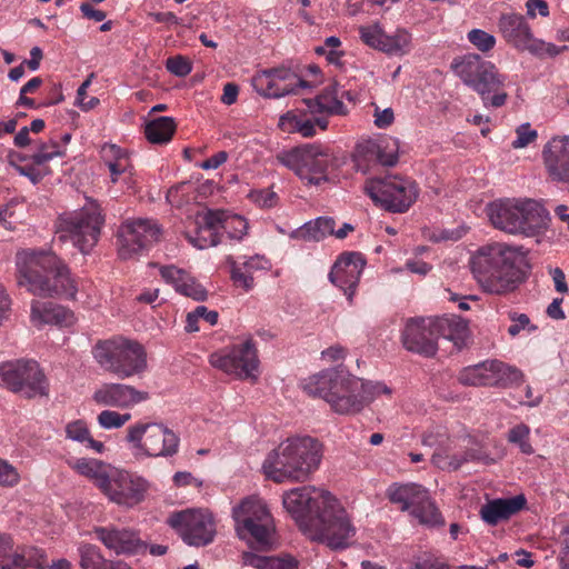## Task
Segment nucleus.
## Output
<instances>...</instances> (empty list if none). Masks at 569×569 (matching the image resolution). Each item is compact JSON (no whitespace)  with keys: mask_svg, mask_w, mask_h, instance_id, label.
<instances>
[{"mask_svg":"<svg viewBox=\"0 0 569 569\" xmlns=\"http://www.w3.org/2000/svg\"><path fill=\"white\" fill-rule=\"evenodd\" d=\"M282 503L301 530L332 549L348 547L356 533L347 511L328 491L295 488L283 495Z\"/></svg>","mask_w":569,"mask_h":569,"instance_id":"1","label":"nucleus"},{"mask_svg":"<svg viewBox=\"0 0 569 569\" xmlns=\"http://www.w3.org/2000/svg\"><path fill=\"white\" fill-rule=\"evenodd\" d=\"M14 266L17 283L34 296H76L77 287L68 266L50 249H20L14 254Z\"/></svg>","mask_w":569,"mask_h":569,"instance_id":"2","label":"nucleus"},{"mask_svg":"<svg viewBox=\"0 0 569 569\" xmlns=\"http://www.w3.org/2000/svg\"><path fill=\"white\" fill-rule=\"evenodd\" d=\"M521 256L517 248L503 242L480 247L470 258L473 277L485 292L507 295L517 289L521 280L518 263Z\"/></svg>","mask_w":569,"mask_h":569,"instance_id":"3","label":"nucleus"},{"mask_svg":"<svg viewBox=\"0 0 569 569\" xmlns=\"http://www.w3.org/2000/svg\"><path fill=\"white\" fill-rule=\"evenodd\" d=\"M322 458L321 443L311 437H295L281 442L263 461L262 469L268 479L306 481L318 469Z\"/></svg>","mask_w":569,"mask_h":569,"instance_id":"4","label":"nucleus"},{"mask_svg":"<svg viewBox=\"0 0 569 569\" xmlns=\"http://www.w3.org/2000/svg\"><path fill=\"white\" fill-rule=\"evenodd\" d=\"M451 69L461 81L475 90L485 107H502L508 98L503 90L507 77L499 72L497 67L477 53H467L456 57Z\"/></svg>","mask_w":569,"mask_h":569,"instance_id":"5","label":"nucleus"},{"mask_svg":"<svg viewBox=\"0 0 569 569\" xmlns=\"http://www.w3.org/2000/svg\"><path fill=\"white\" fill-rule=\"evenodd\" d=\"M492 226L506 233L535 237L547 229L548 211L535 200H500L490 204Z\"/></svg>","mask_w":569,"mask_h":569,"instance_id":"6","label":"nucleus"},{"mask_svg":"<svg viewBox=\"0 0 569 569\" xmlns=\"http://www.w3.org/2000/svg\"><path fill=\"white\" fill-rule=\"evenodd\" d=\"M104 216L101 207L90 201L79 210L60 214L54 223L53 241H70L81 253H89L98 243Z\"/></svg>","mask_w":569,"mask_h":569,"instance_id":"7","label":"nucleus"},{"mask_svg":"<svg viewBox=\"0 0 569 569\" xmlns=\"http://www.w3.org/2000/svg\"><path fill=\"white\" fill-rule=\"evenodd\" d=\"M93 357L101 368L120 379L140 375L147 368L144 348L123 337L99 341L93 348Z\"/></svg>","mask_w":569,"mask_h":569,"instance_id":"8","label":"nucleus"},{"mask_svg":"<svg viewBox=\"0 0 569 569\" xmlns=\"http://www.w3.org/2000/svg\"><path fill=\"white\" fill-rule=\"evenodd\" d=\"M236 530L241 539L258 549H268L273 540V519L267 503L257 496L244 498L233 508Z\"/></svg>","mask_w":569,"mask_h":569,"instance_id":"9","label":"nucleus"},{"mask_svg":"<svg viewBox=\"0 0 569 569\" xmlns=\"http://www.w3.org/2000/svg\"><path fill=\"white\" fill-rule=\"evenodd\" d=\"M350 379L352 376L343 370L327 369L305 380L302 388L309 396L326 400L338 413H356L360 401L356 398L350 400Z\"/></svg>","mask_w":569,"mask_h":569,"instance_id":"10","label":"nucleus"},{"mask_svg":"<svg viewBox=\"0 0 569 569\" xmlns=\"http://www.w3.org/2000/svg\"><path fill=\"white\" fill-rule=\"evenodd\" d=\"M365 191L377 206L396 213L408 211L419 194L415 180L398 174L371 178L366 181Z\"/></svg>","mask_w":569,"mask_h":569,"instance_id":"11","label":"nucleus"},{"mask_svg":"<svg viewBox=\"0 0 569 569\" xmlns=\"http://www.w3.org/2000/svg\"><path fill=\"white\" fill-rule=\"evenodd\" d=\"M0 386L24 399L49 396V381L36 360L0 365Z\"/></svg>","mask_w":569,"mask_h":569,"instance_id":"12","label":"nucleus"},{"mask_svg":"<svg viewBox=\"0 0 569 569\" xmlns=\"http://www.w3.org/2000/svg\"><path fill=\"white\" fill-rule=\"evenodd\" d=\"M126 440L137 458L171 457L178 452L179 437L169 428L156 422H137L127 429Z\"/></svg>","mask_w":569,"mask_h":569,"instance_id":"13","label":"nucleus"},{"mask_svg":"<svg viewBox=\"0 0 569 569\" xmlns=\"http://www.w3.org/2000/svg\"><path fill=\"white\" fill-rule=\"evenodd\" d=\"M497 28L505 42L519 52L528 51L538 57H556L567 48L560 49L553 43L536 38L527 17L521 13H501Z\"/></svg>","mask_w":569,"mask_h":569,"instance_id":"14","label":"nucleus"},{"mask_svg":"<svg viewBox=\"0 0 569 569\" xmlns=\"http://www.w3.org/2000/svg\"><path fill=\"white\" fill-rule=\"evenodd\" d=\"M277 159L310 184H320L328 180L327 170L331 157L321 146L305 144L278 154Z\"/></svg>","mask_w":569,"mask_h":569,"instance_id":"15","label":"nucleus"},{"mask_svg":"<svg viewBox=\"0 0 569 569\" xmlns=\"http://www.w3.org/2000/svg\"><path fill=\"white\" fill-rule=\"evenodd\" d=\"M161 228L152 219H128L117 232L118 253L123 260L132 259L148 251L160 240Z\"/></svg>","mask_w":569,"mask_h":569,"instance_id":"16","label":"nucleus"},{"mask_svg":"<svg viewBox=\"0 0 569 569\" xmlns=\"http://www.w3.org/2000/svg\"><path fill=\"white\" fill-rule=\"evenodd\" d=\"M167 522L190 546H206L212 542L216 535L212 515L206 510L187 509L173 512Z\"/></svg>","mask_w":569,"mask_h":569,"instance_id":"17","label":"nucleus"},{"mask_svg":"<svg viewBox=\"0 0 569 569\" xmlns=\"http://www.w3.org/2000/svg\"><path fill=\"white\" fill-rule=\"evenodd\" d=\"M209 362L212 367L240 378L253 377L259 366L257 349L251 339L213 352Z\"/></svg>","mask_w":569,"mask_h":569,"instance_id":"18","label":"nucleus"},{"mask_svg":"<svg viewBox=\"0 0 569 569\" xmlns=\"http://www.w3.org/2000/svg\"><path fill=\"white\" fill-rule=\"evenodd\" d=\"M148 489L149 483L141 476L113 468L102 493L119 506L133 508L144 500Z\"/></svg>","mask_w":569,"mask_h":569,"instance_id":"19","label":"nucleus"},{"mask_svg":"<svg viewBox=\"0 0 569 569\" xmlns=\"http://www.w3.org/2000/svg\"><path fill=\"white\" fill-rule=\"evenodd\" d=\"M307 86V81L287 68L263 70L253 78V87L257 92L268 98H281L296 93L298 88Z\"/></svg>","mask_w":569,"mask_h":569,"instance_id":"20","label":"nucleus"},{"mask_svg":"<svg viewBox=\"0 0 569 569\" xmlns=\"http://www.w3.org/2000/svg\"><path fill=\"white\" fill-rule=\"evenodd\" d=\"M92 533L107 549L116 555H138L147 549V545L141 540L139 532L112 523L107 526H97Z\"/></svg>","mask_w":569,"mask_h":569,"instance_id":"21","label":"nucleus"},{"mask_svg":"<svg viewBox=\"0 0 569 569\" xmlns=\"http://www.w3.org/2000/svg\"><path fill=\"white\" fill-rule=\"evenodd\" d=\"M365 266L366 260L361 253L345 252L331 268L329 279L351 300Z\"/></svg>","mask_w":569,"mask_h":569,"instance_id":"22","label":"nucleus"},{"mask_svg":"<svg viewBox=\"0 0 569 569\" xmlns=\"http://www.w3.org/2000/svg\"><path fill=\"white\" fill-rule=\"evenodd\" d=\"M437 336L433 330V320L410 319L402 332L403 347L426 357H432L437 352Z\"/></svg>","mask_w":569,"mask_h":569,"instance_id":"23","label":"nucleus"},{"mask_svg":"<svg viewBox=\"0 0 569 569\" xmlns=\"http://www.w3.org/2000/svg\"><path fill=\"white\" fill-rule=\"evenodd\" d=\"M92 399L104 407L128 409L149 399V393L130 385L103 383L94 391Z\"/></svg>","mask_w":569,"mask_h":569,"instance_id":"24","label":"nucleus"},{"mask_svg":"<svg viewBox=\"0 0 569 569\" xmlns=\"http://www.w3.org/2000/svg\"><path fill=\"white\" fill-rule=\"evenodd\" d=\"M542 158L552 181H569V136L555 137L549 140L543 147Z\"/></svg>","mask_w":569,"mask_h":569,"instance_id":"25","label":"nucleus"},{"mask_svg":"<svg viewBox=\"0 0 569 569\" xmlns=\"http://www.w3.org/2000/svg\"><path fill=\"white\" fill-rule=\"evenodd\" d=\"M101 159L110 171L112 183L121 182L127 190L133 189L136 183L134 170L130 154L126 149L106 143L101 148Z\"/></svg>","mask_w":569,"mask_h":569,"instance_id":"26","label":"nucleus"},{"mask_svg":"<svg viewBox=\"0 0 569 569\" xmlns=\"http://www.w3.org/2000/svg\"><path fill=\"white\" fill-rule=\"evenodd\" d=\"M221 214L216 210H208L197 217L194 230L188 233V238L194 247L204 249L222 242L219 227Z\"/></svg>","mask_w":569,"mask_h":569,"instance_id":"27","label":"nucleus"},{"mask_svg":"<svg viewBox=\"0 0 569 569\" xmlns=\"http://www.w3.org/2000/svg\"><path fill=\"white\" fill-rule=\"evenodd\" d=\"M161 278L171 284L177 292L196 301L207 298V290L188 271L173 264L160 266Z\"/></svg>","mask_w":569,"mask_h":569,"instance_id":"28","label":"nucleus"},{"mask_svg":"<svg viewBox=\"0 0 569 569\" xmlns=\"http://www.w3.org/2000/svg\"><path fill=\"white\" fill-rule=\"evenodd\" d=\"M386 496L401 511H410L411 515L421 503H426L429 492L418 483L395 482L388 487Z\"/></svg>","mask_w":569,"mask_h":569,"instance_id":"29","label":"nucleus"},{"mask_svg":"<svg viewBox=\"0 0 569 569\" xmlns=\"http://www.w3.org/2000/svg\"><path fill=\"white\" fill-rule=\"evenodd\" d=\"M31 321L37 326L48 323L69 327L74 322V315L71 310L51 301L33 300Z\"/></svg>","mask_w":569,"mask_h":569,"instance_id":"30","label":"nucleus"},{"mask_svg":"<svg viewBox=\"0 0 569 569\" xmlns=\"http://www.w3.org/2000/svg\"><path fill=\"white\" fill-rule=\"evenodd\" d=\"M526 503L527 500L522 495L507 499H493L481 507L480 516L486 523L496 526L518 513Z\"/></svg>","mask_w":569,"mask_h":569,"instance_id":"31","label":"nucleus"},{"mask_svg":"<svg viewBox=\"0 0 569 569\" xmlns=\"http://www.w3.org/2000/svg\"><path fill=\"white\" fill-rule=\"evenodd\" d=\"M308 109L315 113H329L343 116L347 113V107L339 99V87L337 83L327 86L316 99L306 100Z\"/></svg>","mask_w":569,"mask_h":569,"instance_id":"32","label":"nucleus"},{"mask_svg":"<svg viewBox=\"0 0 569 569\" xmlns=\"http://www.w3.org/2000/svg\"><path fill=\"white\" fill-rule=\"evenodd\" d=\"M72 468L78 473L91 479L101 492H103L109 480V476L113 470V467L106 465L100 460L88 458L77 459L73 462Z\"/></svg>","mask_w":569,"mask_h":569,"instance_id":"33","label":"nucleus"},{"mask_svg":"<svg viewBox=\"0 0 569 569\" xmlns=\"http://www.w3.org/2000/svg\"><path fill=\"white\" fill-rule=\"evenodd\" d=\"M335 220L329 217H319L293 230L290 238L303 241H320L335 232Z\"/></svg>","mask_w":569,"mask_h":569,"instance_id":"34","label":"nucleus"},{"mask_svg":"<svg viewBox=\"0 0 569 569\" xmlns=\"http://www.w3.org/2000/svg\"><path fill=\"white\" fill-rule=\"evenodd\" d=\"M11 566L17 569H46L49 567L46 551L33 546L13 549Z\"/></svg>","mask_w":569,"mask_h":569,"instance_id":"35","label":"nucleus"},{"mask_svg":"<svg viewBox=\"0 0 569 569\" xmlns=\"http://www.w3.org/2000/svg\"><path fill=\"white\" fill-rule=\"evenodd\" d=\"M350 390L351 395L350 400L356 398L360 401L359 411L369 402H371L379 395H391V389L383 383L371 382V381H362L361 379L352 376L350 379Z\"/></svg>","mask_w":569,"mask_h":569,"instance_id":"36","label":"nucleus"},{"mask_svg":"<svg viewBox=\"0 0 569 569\" xmlns=\"http://www.w3.org/2000/svg\"><path fill=\"white\" fill-rule=\"evenodd\" d=\"M459 381L467 386H496L493 379V360L470 366L460 371Z\"/></svg>","mask_w":569,"mask_h":569,"instance_id":"37","label":"nucleus"},{"mask_svg":"<svg viewBox=\"0 0 569 569\" xmlns=\"http://www.w3.org/2000/svg\"><path fill=\"white\" fill-rule=\"evenodd\" d=\"M279 127L284 132H298L305 138H310L316 134L313 118L308 117L306 113L298 112L297 110L288 111L281 116Z\"/></svg>","mask_w":569,"mask_h":569,"instance_id":"38","label":"nucleus"},{"mask_svg":"<svg viewBox=\"0 0 569 569\" xmlns=\"http://www.w3.org/2000/svg\"><path fill=\"white\" fill-rule=\"evenodd\" d=\"M433 320V330L437 339L443 337L448 340L458 343L462 341L467 335V323L459 317L456 316H443L437 317Z\"/></svg>","mask_w":569,"mask_h":569,"instance_id":"39","label":"nucleus"},{"mask_svg":"<svg viewBox=\"0 0 569 569\" xmlns=\"http://www.w3.org/2000/svg\"><path fill=\"white\" fill-rule=\"evenodd\" d=\"M243 563L257 569H298V561L289 556H259L252 552H243Z\"/></svg>","mask_w":569,"mask_h":569,"instance_id":"40","label":"nucleus"},{"mask_svg":"<svg viewBox=\"0 0 569 569\" xmlns=\"http://www.w3.org/2000/svg\"><path fill=\"white\" fill-rule=\"evenodd\" d=\"M485 459V455L481 450L476 448H470L465 450L461 453H456L452 456L445 455L441 452H436L432 456V462L435 466L442 470H458L465 463L470 461H482Z\"/></svg>","mask_w":569,"mask_h":569,"instance_id":"41","label":"nucleus"},{"mask_svg":"<svg viewBox=\"0 0 569 569\" xmlns=\"http://www.w3.org/2000/svg\"><path fill=\"white\" fill-rule=\"evenodd\" d=\"M177 124L171 117H159L146 124L144 134L149 142L163 144L171 141Z\"/></svg>","mask_w":569,"mask_h":569,"instance_id":"42","label":"nucleus"},{"mask_svg":"<svg viewBox=\"0 0 569 569\" xmlns=\"http://www.w3.org/2000/svg\"><path fill=\"white\" fill-rule=\"evenodd\" d=\"M412 36L405 28H398L393 34L386 33L381 51L390 56H405L411 51Z\"/></svg>","mask_w":569,"mask_h":569,"instance_id":"43","label":"nucleus"},{"mask_svg":"<svg viewBox=\"0 0 569 569\" xmlns=\"http://www.w3.org/2000/svg\"><path fill=\"white\" fill-rule=\"evenodd\" d=\"M78 555L81 569H109L114 562L107 560L100 548L91 543H81L78 547Z\"/></svg>","mask_w":569,"mask_h":569,"instance_id":"44","label":"nucleus"},{"mask_svg":"<svg viewBox=\"0 0 569 569\" xmlns=\"http://www.w3.org/2000/svg\"><path fill=\"white\" fill-rule=\"evenodd\" d=\"M222 213L219 217V227L222 237L226 234L229 239L241 240L248 231L247 220L238 214L230 213L226 210H217Z\"/></svg>","mask_w":569,"mask_h":569,"instance_id":"45","label":"nucleus"},{"mask_svg":"<svg viewBox=\"0 0 569 569\" xmlns=\"http://www.w3.org/2000/svg\"><path fill=\"white\" fill-rule=\"evenodd\" d=\"M411 516L416 518L419 523L427 527H441L445 525V519L441 516L440 511L436 507L435 502L431 500L430 496L427 498L426 503H421Z\"/></svg>","mask_w":569,"mask_h":569,"instance_id":"46","label":"nucleus"},{"mask_svg":"<svg viewBox=\"0 0 569 569\" xmlns=\"http://www.w3.org/2000/svg\"><path fill=\"white\" fill-rule=\"evenodd\" d=\"M66 432L68 438L79 441L86 445L88 448L94 449L97 452H101L103 449V443L94 440L90 431L82 420H76L67 425Z\"/></svg>","mask_w":569,"mask_h":569,"instance_id":"47","label":"nucleus"},{"mask_svg":"<svg viewBox=\"0 0 569 569\" xmlns=\"http://www.w3.org/2000/svg\"><path fill=\"white\" fill-rule=\"evenodd\" d=\"M522 372L516 368L508 366L499 360H493V379L495 387H509L519 385L522 381Z\"/></svg>","mask_w":569,"mask_h":569,"instance_id":"48","label":"nucleus"},{"mask_svg":"<svg viewBox=\"0 0 569 569\" xmlns=\"http://www.w3.org/2000/svg\"><path fill=\"white\" fill-rule=\"evenodd\" d=\"M379 142L367 140L357 144L355 150V162L358 169L366 170L370 163L377 162L379 157Z\"/></svg>","mask_w":569,"mask_h":569,"instance_id":"49","label":"nucleus"},{"mask_svg":"<svg viewBox=\"0 0 569 569\" xmlns=\"http://www.w3.org/2000/svg\"><path fill=\"white\" fill-rule=\"evenodd\" d=\"M64 149L53 139L40 143L38 150L31 156L33 163L41 166L56 157H63Z\"/></svg>","mask_w":569,"mask_h":569,"instance_id":"50","label":"nucleus"},{"mask_svg":"<svg viewBox=\"0 0 569 569\" xmlns=\"http://www.w3.org/2000/svg\"><path fill=\"white\" fill-rule=\"evenodd\" d=\"M227 262L231 267V279L234 286L242 288L246 291L251 290L253 288V277L248 269L240 266L232 257H228Z\"/></svg>","mask_w":569,"mask_h":569,"instance_id":"51","label":"nucleus"},{"mask_svg":"<svg viewBox=\"0 0 569 569\" xmlns=\"http://www.w3.org/2000/svg\"><path fill=\"white\" fill-rule=\"evenodd\" d=\"M468 41L482 53L491 51L497 40L495 36L481 29H472L467 33Z\"/></svg>","mask_w":569,"mask_h":569,"instance_id":"52","label":"nucleus"},{"mask_svg":"<svg viewBox=\"0 0 569 569\" xmlns=\"http://www.w3.org/2000/svg\"><path fill=\"white\" fill-rule=\"evenodd\" d=\"M359 34L363 43L381 51L386 40V32L378 24L360 27Z\"/></svg>","mask_w":569,"mask_h":569,"instance_id":"53","label":"nucleus"},{"mask_svg":"<svg viewBox=\"0 0 569 569\" xmlns=\"http://www.w3.org/2000/svg\"><path fill=\"white\" fill-rule=\"evenodd\" d=\"M380 153L377 162L383 166H393L398 162L399 143L397 139L387 138L379 141Z\"/></svg>","mask_w":569,"mask_h":569,"instance_id":"54","label":"nucleus"},{"mask_svg":"<svg viewBox=\"0 0 569 569\" xmlns=\"http://www.w3.org/2000/svg\"><path fill=\"white\" fill-rule=\"evenodd\" d=\"M529 435V427L525 423H519L509 430L508 440L511 443L518 445L521 452L526 455H531L533 452V449L528 441Z\"/></svg>","mask_w":569,"mask_h":569,"instance_id":"55","label":"nucleus"},{"mask_svg":"<svg viewBox=\"0 0 569 569\" xmlns=\"http://www.w3.org/2000/svg\"><path fill=\"white\" fill-rule=\"evenodd\" d=\"M131 419L130 413H119L113 410H103L98 417V423L104 429H118L124 426Z\"/></svg>","mask_w":569,"mask_h":569,"instance_id":"56","label":"nucleus"},{"mask_svg":"<svg viewBox=\"0 0 569 569\" xmlns=\"http://www.w3.org/2000/svg\"><path fill=\"white\" fill-rule=\"evenodd\" d=\"M42 84L40 77L30 79L21 89L17 100V106L27 107L29 109H36L38 106L32 98L27 97L29 93H34Z\"/></svg>","mask_w":569,"mask_h":569,"instance_id":"57","label":"nucleus"},{"mask_svg":"<svg viewBox=\"0 0 569 569\" xmlns=\"http://www.w3.org/2000/svg\"><path fill=\"white\" fill-rule=\"evenodd\" d=\"M166 68L170 73L177 77H186L192 70V66L189 59L182 56L168 58L166 61Z\"/></svg>","mask_w":569,"mask_h":569,"instance_id":"58","label":"nucleus"},{"mask_svg":"<svg viewBox=\"0 0 569 569\" xmlns=\"http://www.w3.org/2000/svg\"><path fill=\"white\" fill-rule=\"evenodd\" d=\"M20 481L17 469L8 461L0 459V486L14 487Z\"/></svg>","mask_w":569,"mask_h":569,"instance_id":"59","label":"nucleus"},{"mask_svg":"<svg viewBox=\"0 0 569 569\" xmlns=\"http://www.w3.org/2000/svg\"><path fill=\"white\" fill-rule=\"evenodd\" d=\"M517 138L512 141L511 146L515 149L525 148L531 142H533L538 134L537 131L531 129L529 123L521 124L516 130Z\"/></svg>","mask_w":569,"mask_h":569,"instance_id":"60","label":"nucleus"},{"mask_svg":"<svg viewBox=\"0 0 569 569\" xmlns=\"http://www.w3.org/2000/svg\"><path fill=\"white\" fill-rule=\"evenodd\" d=\"M525 8L526 17L529 19L547 18L550 14L549 4L546 0H527Z\"/></svg>","mask_w":569,"mask_h":569,"instance_id":"61","label":"nucleus"},{"mask_svg":"<svg viewBox=\"0 0 569 569\" xmlns=\"http://www.w3.org/2000/svg\"><path fill=\"white\" fill-rule=\"evenodd\" d=\"M253 201L261 208H272L278 203L279 197L271 189H262L252 193Z\"/></svg>","mask_w":569,"mask_h":569,"instance_id":"62","label":"nucleus"},{"mask_svg":"<svg viewBox=\"0 0 569 569\" xmlns=\"http://www.w3.org/2000/svg\"><path fill=\"white\" fill-rule=\"evenodd\" d=\"M511 321L512 323L508 328V333L511 337H516L517 335H519V332L530 323L529 317L525 313L511 316Z\"/></svg>","mask_w":569,"mask_h":569,"instance_id":"63","label":"nucleus"},{"mask_svg":"<svg viewBox=\"0 0 569 569\" xmlns=\"http://www.w3.org/2000/svg\"><path fill=\"white\" fill-rule=\"evenodd\" d=\"M560 537L562 543L560 562L563 569H569V523L562 529Z\"/></svg>","mask_w":569,"mask_h":569,"instance_id":"64","label":"nucleus"}]
</instances>
